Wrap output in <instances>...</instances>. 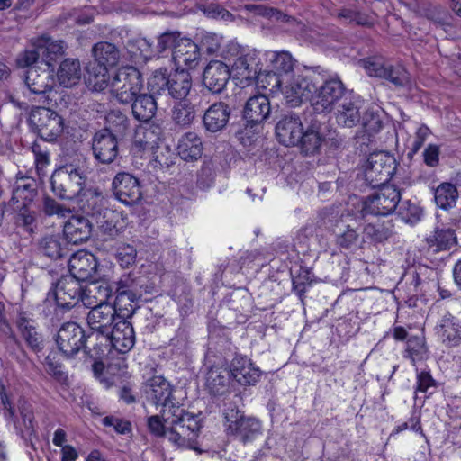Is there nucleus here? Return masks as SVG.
I'll return each instance as SVG.
<instances>
[{
  "label": "nucleus",
  "instance_id": "obj_43",
  "mask_svg": "<svg viewBox=\"0 0 461 461\" xmlns=\"http://www.w3.org/2000/svg\"><path fill=\"white\" fill-rule=\"evenodd\" d=\"M394 224L392 220L377 221L364 227L363 233L372 242L381 243L393 234Z\"/></svg>",
  "mask_w": 461,
  "mask_h": 461
},
{
  "label": "nucleus",
  "instance_id": "obj_44",
  "mask_svg": "<svg viewBox=\"0 0 461 461\" xmlns=\"http://www.w3.org/2000/svg\"><path fill=\"white\" fill-rule=\"evenodd\" d=\"M230 371L221 367H212L206 375V386L214 395L223 394L228 388Z\"/></svg>",
  "mask_w": 461,
  "mask_h": 461
},
{
  "label": "nucleus",
  "instance_id": "obj_9",
  "mask_svg": "<svg viewBox=\"0 0 461 461\" xmlns=\"http://www.w3.org/2000/svg\"><path fill=\"white\" fill-rule=\"evenodd\" d=\"M316 90V83L313 81L310 71L305 74H293L285 79L282 93L286 103L292 107H297L309 101Z\"/></svg>",
  "mask_w": 461,
  "mask_h": 461
},
{
  "label": "nucleus",
  "instance_id": "obj_25",
  "mask_svg": "<svg viewBox=\"0 0 461 461\" xmlns=\"http://www.w3.org/2000/svg\"><path fill=\"white\" fill-rule=\"evenodd\" d=\"M230 76L229 66L219 60L211 61L203 71V83L212 93H221Z\"/></svg>",
  "mask_w": 461,
  "mask_h": 461
},
{
  "label": "nucleus",
  "instance_id": "obj_46",
  "mask_svg": "<svg viewBox=\"0 0 461 461\" xmlns=\"http://www.w3.org/2000/svg\"><path fill=\"white\" fill-rule=\"evenodd\" d=\"M458 192L456 186L449 183H443L435 190V203L441 209L447 210L456 205Z\"/></svg>",
  "mask_w": 461,
  "mask_h": 461
},
{
  "label": "nucleus",
  "instance_id": "obj_52",
  "mask_svg": "<svg viewBox=\"0 0 461 461\" xmlns=\"http://www.w3.org/2000/svg\"><path fill=\"white\" fill-rule=\"evenodd\" d=\"M102 202L95 207L92 213L95 217V223L97 227L104 232L111 233L115 230V223L113 221L114 212L108 209H97Z\"/></svg>",
  "mask_w": 461,
  "mask_h": 461
},
{
  "label": "nucleus",
  "instance_id": "obj_41",
  "mask_svg": "<svg viewBox=\"0 0 461 461\" xmlns=\"http://www.w3.org/2000/svg\"><path fill=\"white\" fill-rule=\"evenodd\" d=\"M324 140L325 138L321 132L320 126L312 124L306 131H303L302 138H300L298 144L303 153L313 155L320 150Z\"/></svg>",
  "mask_w": 461,
  "mask_h": 461
},
{
  "label": "nucleus",
  "instance_id": "obj_5",
  "mask_svg": "<svg viewBox=\"0 0 461 461\" xmlns=\"http://www.w3.org/2000/svg\"><path fill=\"white\" fill-rule=\"evenodd\" d=\"M223 414L226 432L235 439L246 444L261 435L262 426L259 420L245 416L235 407L224 410Z\"/></svg>",
  "mask_w": 461,
  "mask_h": 461
},
{
  "label": "nucleus",
  "instance_id": "obj_4",
  "mask_svg": "<svg viewBox=\"0 0 461 461\" xmlns=\"http://www.w3.org/2000/svg\"><path fill=\"white\" fill-rule=\"evenodd\" d=\"M142 89V76L131 66L121 68L111 81V93L121 104H131Z\"/></svg>",
  "mask_w": 461,
  "mask_h": 461
},
{
  "label": "nucleus",
  "instance_id": "obj_39",
  "mask_svg": "<svg viewBox=\"0 0 461 461\" xmlns=\"http://www.w3.org/2000/svg\"><path fill=\"white\" fill-rule=\"evenodd\" d=\"M161 135V127L158 124L149 123L137 130L133 144L140 150L152 149L158 145Z\"/></svg>",
  "mask_w": 461,
  "mask_h": 461
},
{
  "label": "nucleus",
  "instance_id": "obj_16",
  "mask_svg": "<svg viewBox=\"0 0 461 461\" xmlns=\"http://www.w3.org/2000/svg\"><path fill=\"white\" fill-rule=\"evenodd\" d=\"M100 344L113 348L122 354L129 352L135 344V332L131 323L127 320H118Z\"/></svg>",
  "mask_w": 461,
  "mask_h": 461
},
{
  "label": "nucleus",
  "instance_id": "obj_38",
  "mask_svg": "<svg viewBox=\"0 0 461 461\" xmlns=\"http://www.w3.org/2000/svg\"><path fill=\"white\" fill-rule=\"evenodd\" d=\"M82 75L81 66L78 59H66L61 62L57 72L59 84L65 87H71L77 85Z\"/></svg>",
  "mask_w": 461,
  "mask_h": 461
},
{
  "label": "nucleus",
  "instance_id": "obj_53",
  "mask_svg": "<svg viewBox=\"0 0 461 461\" xmlns=\"http://www.w3.org/2000/svg\"><path fill=\"white\" fill-rule=\"evenodd\" d=\"M256 77L259 86L265 89L269 88V91L272 93L279 90L282 86H284L285 78L280 77L271 70L267 72H259Z\"/></svg>",
  "mask_w": 461,
  "mask_h": 461
},
{
  "label": "nucleus",
  "instance_id": "obj_37",
  "mask_svg": "<svg viewBox=\"0 0 461 461\" xmlns=\"http://www.w3.org/2000/svg\"><path fill=\"white\" fill-rule=\"evenodd\" d=\"M133 116L140 122L150 121L157 112V103L151 95L140 93L131 102Z\"/></svg>",
  "mask_w": 461,
  "mask_h": 461
},
{
  "label": "nucleus",
  "instance_id": "obj_26",
  "mask_svg": "<svg viewBox=\"0 0 461 461\" xmlns=\"http://www.w3.org/2000/svg\"><path fill=\"white\" fill-rule=\"evenodd\" d=\"M93 225L91 221L84 216H71L65 222L63 232L67 242L72 244L83 243L89 240L92 234Z\"/></svg>",
  "mask_w": 461,
  "mask_h": 461
},
{
  "label": "nucleus",
  "instance_id": "obj_8",
  "mask_svg": "<svg viewBox=\"0 0 461 461\" xmlns=\"http://www.w3.org/2000/svg\"><path fill=\"white\" fill-rule=\"evenodd\" d=\"M400 200V191L394 185H380L365 199L362 212L364 215L387 216L395 211Z\"/></svg>",
  "mask_w": 461,
  "mask_h": 461
},
{
  "label": "nucleus",
  "instance_id": "obj_62",
  "mask_svg": "<svg viewBox=\"0 0 461 461\" xmlns=\"http://www.w3.org/2000/svg\"><path fill=\"white\" fill-rule=\"evenodd\" d=\"M177 32H165L161 34L158 39V44L155 46L156 54L162 53L167 49L175 47L177 43L179 37Z\"/></svg>",
  "mask_w": 461,
  "mask_h": 461
},
{
  "label": "nucleus",
  "instance_id": "obj_42",
  "mask_svg": "<svg viewBox=\"0 0 461 461\" xmlns=\"http://www.w3.org/2000/svg\"><path fill=\"white\" fill-rule=\"evenodd\" d=\"M111 289L107 285L91 283L84 287L82 303L87 308L101 303H108L106 301L111 296Z\"/></svg>",
  "mask_w": 461,
  "mask_h": 461
},
{
  "label": "nucleus",
  "instance_id": "obj_50",
  "mask_svg": "<svg viewBox=\"0 0 461 461\" xmlns=\"http://www.w3.org/2000/svg\"><path fill=\"white\" fill-rule=\"evenodd\" d=\"M195 117L194 106L184 102L176 104L172 110V119L176 124L185 127L190 125Z\"/></svg>",
  "mask_w": 461,
  "mask_h": 461
},
{
  "label": "nucleus",
  "instance_id": "obj_20",
  "mask_svg": "<svg viewBox=\"0 0 461 461\" xmlns=\"http://www.w3.org/2000/svg\"><path fill=\"white\" fill-rule=\"evenodd\" d=\"M15 325L21 338L33 351L40 352L44 347L43 337L38 331L36 321L26 312H20L17 315Z\"/></svg>",
  "mask_w": 461,
  "mask_h": 461
},
{
  "label": "nucleus",
  "instance_id": "obj_2",
  "mask_svg": "<svg viewBox=\"0 0 461 461\" xmlns=\"http://www.w3.org/2000/svg\"><path fill=\"white\" fill-rule=\"evenodd\" d=\"M86 178L85 171L80 167L65 166L52 174L51 188L61 199H77L80 208L90 212L103 202L104 195L98 188H86Z\"/></svg>",
  "mask_w": 461,
  "mask_h": 461
},
{
  "label": "nucleus",
  "instance_id": "obj_35",
  "mask_svg": "<svg viewBox=\"0 0 461 461\" xmlns=\"http://www.w3.org/2000/svg\"><path fill=\"white\" fill-rule=\"evenodd\" d=\"M177 152L180 158L185 161L197 160L203 153L201 138L195 132H186L178 141Z\"/></svg>",
  "mask_w": 461,
  "mask_h": 461
},
{
  "label": "nucleus",
  "instance_id": "obj_49",
  "mask_svg": "<svg viewBox=\"0 0 461 461\" xmlns=\"http://www.w3.org/2000/svg\"><path fill=\"white\" fill-rule=\"evenodd\" d=\"M127 46L133 56H140L145 59H150L156 54L153 41L144 37H137L129 41Z\"/></svg>",
  "mask_w": 461,
  "mask_h": 461
},
{
  "label": "nucleus",
  "instance_id": "obj_48",
  "mask_svg": "<svg viewBox=\"0 0 461 461\" xmlns=\"http://www.w3.org/2000/svg\"><path fill=\"white\" fill-rule=\"evenodd\" d=\"M359 123L369 135L378 132L383 126L379 110L373 107L366 108L360 116Z\"/></svg>",
  "mask_w": 461,
  "mask_h": 461
},
{
  "label": "nucleus",
  "instance_id": "obj_57",
  "mask_svg": "<svg viewBox=\"0 0 461 461\" xmlns=\"http://www.w3.org/2000/svg\"><path fill=\"white\" fill-rule=\"evenodd\" d=\"M399 214L405 222L415 223L420 220L423 212L420 206L407 201L401 205Z\"/></svg>",
  "mask_w": 461,
  "mask_h": 461
},
{
  "label": "nucleus",
  "instance_id": "obj_23",
  "mask_svg": "<svg viewBox=\"0 0 461 461\" xmlns=\"http://www.w3.org/2000/svg\"><path fill=\"white\" fill-rule=\"evenodd\" d=\"M434 330L445 346L456 347L461 343V320L449 312L440 318Z\"/></svg>",
  "mask_w": 461,
  "mask_h": 461
},
{
  "label": "nucleus",
  "instance_id": "obj_32",
  "mask_svg": "<svg viewBox=\"0 0 461 461\" xmlns=\"http://www.w3.org/2000/svg\"><path fill=\"white\" fill-rule=\"evenodd\" d=\"M149 390L147 392L149 398L156 405H162V408L170 407L175 404L172 402L173 388L161 375H155L148 381Z\"/></svg>",
  "mask_w": 461,
  "mask_h": 461
},
{
  "label": "nucleus",
  "instance_id": "obj_31",
  "mask_svg": "<svg viewBox=\"0 0 461 461\" xmlns=\"http://www.w3.org/2000/svg\"><path fill=\"white\" fill-rule=\"evenodd\" d=\"M33 44L41 51V61L49 67H52V62L62 57L67 49L64 41L54 40L47 35L33 39Z\"/></svg>",
  "mask_w": 461,
  "mask_h": 461
},
{
  "label": "nucleus",
  "instance_id": "obj_56",
  "mask_svg": "<svg viewBox=\"0 0 461 461\" xmlns=\"http://www.w3.org/2000/svg\"><path fill=\"white\" fill-rule=\"evenodd\" d=\"M137 250L129 244H122L117 249L116 258L121 267L124 268L131 267L136 262Z\"/></svg>",
  "mask_w": 461,
  "mask_h": 461
},
{
  "label": "nucleus",
  "instance_id": "obj_3",
  "mask_svg": "<svg viewBox=\"0 0 461 461\" xmlns=\"http://www.w3.org/2000/svg\"><path fill=\"white\" fill-rule=\"evenodd\" d=\"M152 91L161 93L167 91L174 99L183 100L192 88V77L185 69H176L167 74V69H157L149 82Z\"/></svg>",
  "mask_w": 461,
  "mask_h": 461
},
{
  "label": "nucleus",
  "instance_id": "obj_10",
  "mask_svg": "<svg viewBox=\"0 0 461 461\" xmlns=\"http://www.w3.org/2000/svg\"><path fill=\"white\" fill-rule=\"evenodd\" d=\"M221 56L228 60L237 57L232 64V73L235 78L240 79V84L249 85L256 77L258 71L254 67L255 50L241 53L239 44L230 42L221 50Z\"/></svg>",
  "mask_w": 461,
  "mask_h": 461
},
{
  "label": "nucleus",
  "instance_id": "obj_1",
  "mask_svg": "<svg viewBox=\"0 0 461 461\" xmlns=\"http://www.w3.org/2000/svg\"><path fill=\"white\" fill-rule=\"evenodd\" d=\"M148 427L153 435L165 437L179 447L198 450V420L195 416L176 404L162 408L160 416H150L148 419Z\"/></svg>",
  "mask_w": 461,
  "mask_h": 461
},
{
  "label": "nucleus",
  "instance_id": "obj_40",
  "mask_svg": "<svg viewBox=\"0 0 461 461\" xmlns=\"http://www.w3.org/2000/svg\"><path fill=\"white\" fill-rule=\"evenodd\" d=\"M361 112L359 106L353 101H344L339 104L335 113L339 125L352 128L360 122Z\"/></svg>",
  "mask_w": 461,
  "mask_h": 461
},
{
  "label": "nucleus",
  "instance_id": "obj_24",
  "mask_svg": "<svg viewBox=\"0 0 461 461\" xmlns=\"http://www.w3.org/2000/svg\"><path fill=\"white\" fill-rule=\"evenodd\" d=\"M303 131L302 121L296 114L284 116L276 125V138L285 146L298 145Z\"/></svg>",
  "mask_w": 461,
  "mask_h": 461
},
{
  "label": "nucleus",
  "instance_id": "obj_51",
  "mask_svg": "<svg viewBox=\"0 0 461 461\" xmlns=\"http://www.w3.org/2000/svg\"><path fill=\"white\" fill-rule=\"evenodd\" d=\"M406 357H410L412 364L425 359L428 356V348L422 337H411L407 341Z\"/></svg>",
  "mask_w": 461,
  "mask_h": 461
},
{
  "label": "nucleus",
  "instance_id": "obj_55",
  "mask_svg": "<svg viewBox=\"0 0 461 461\" xmlns=\"http://www.w3.org/2000/svg\"><path fill=\"white\" fill-rule=\"evenodd\" d=\"M42 210L48 216L56 215L58 218H67L71 214V210L57 202L55 199L47 196L43 199Z\"/></svg>",
  "mask_w": 461,
  "mask_h": 461
},
{
  "label": "nucleus",
  "instance_id": "obj_21",
  "mask_svg": "<svg viewBox=\"0 0 461 461\" xmlns=\"http://www.w3.org/2000/svg\"><path fill=\"white\" fill-rule=\"evenodd\" d=\"M172 59L177 67L176 69L194 68L199 63L200 49L190 39H180L174 47Z\"/></svg>",
  "mask_w": 461,
  "mask_h": 461
},
{
  "label": "nucleus",
  "instance_id": "obj_14",
  "mask_svg": "<svg viewBox=\"0 0 461 461\" xmlns=\"http://www.w3.org/2000/svg\"><path fill=\"white\" fill-rule=\"evenodd\" d=\"M121 319L122 317L116 314L112 303H101L93 306L87 314V323L93 331L88 335V339H93L95 336L97 339L100 336L103 339L111 331L115 322Z\"/></svg>",
  "mask_w": 461,
  "mask_h": 461
},
{
  "label": "nucleus",
  "instance_id": "obj_63",
  "mask_svg": "<svg viewBox=\"0 0 461 461\" xmlns=\"http://www.w3.org/2000/svg\"><path fill=\"white\" fill-rule=\"evenodd\" d=\"M107 123L114 128V131H122L128 126L127 117L119 111H113L106 116Z\"/></svg>",
  "mask_w": 461,
  "mask_h": 461
},
{
  "label": "nucleus",
  "instance_id": "obj_36",
  "mask_svg": "<svg viewBox=\"0 0 461 461\" xmlns=\"http://www.w3.org/2000/svg\"><path fill=\"white\" fill-rule=\"evenodd\" d=\"M426 242L429 248L434 252L449 250L457 243L455 230L451 228H435L427 238Z\"/></svg>",
  "mask_w": 461,
  "mask_h": 461
},
{
  "label": "nucleus",
  "instance_id": "obj_54",
  "mask_svg": "<svg viewBox=\"0 0 461 461\" xmlns=\"http://www.w3.org/2000/svg\"><path fill=\"white\" fill-rule=\"evenodd\" d=\"M383 78L390 81L396 86H402L409 82V74L401 65L393 66L388 64Z\"/></svg>",
  "mask_w": 461,
  "mask_h": 461
},
{
  "label": "nucleus",
  "instance_id": "obj_19",
  "mask_svg": "<svg viewBox=\"0 0 461 461\" xmlns=\"http://www.w3.org/2000/svg\"><path fill=\"white\" fill-rule=\"evenodd\" d=\"M95 158L102 164H110L118 156V141L109 129L97 131L92 140Z\"/></svg>",
  "mask_w": 461,
  "mask_h": 461
},
{
  "label": "nucleus",
  "instance_id": "obj_33",
  "mask_svg": "<svg viewBox=\"0 0 461 461\" xmlns=\"http://www.w3.org/2000/svg\"><path fill=\"white\" fill-rule=\"evenodd\" d=\"M25 84L32 94L43 95L52 89L55 79L50 71L30 68L26 72Z\"/></svg>",
  "mask_w": 461,
  "mask_h": 461
},
{
  "label": "nucleus",
  "instance_id": "obj_45",
  "mask_svg": "<svg viewBox=\"0 0 461 461\" xmlns=\"http://www.w3.org/2000/svg\"><path fill=\"white\" fill-rule=\"evenodd\" d=\"M35 194L36 190L32 181L22 179L15 183L11 201L18 207L25 208L33 200Z\"/></svg>",
  "mask_w": 461,
  "mask_h": 461
},
{
  "label": "nucleus",
  "instance_id": "obj_27",
  "mask_svg": "<svg viewBox=\"0 0 461 461\" xmlns=\"http://www.w3.org/2000/svg\"><path fill=\"white\" fill-rule=\"evenodd\" d=\"M243 113L244 119L251 126L260 124L267 121L270 115V102L265 95L251 96L247 101Z\"/></svg>",
  "mask_w": 461,
  "mask_h": 461
},
{
  "label": "nucleus",
  "instance_id": "obj_58",
  "mask_svg": "<svg viewBox=\"0 0 461 461\" xmlns=\"http://www.w3.org/2000/svg\"><path fill=\"white\" fill-rule=\"evenodd\" d=\"M364 68L370 77H381L384 76L387 63L381 58H368L361 60Z\"/></svg>",
  "mask_w": 461,
  "mask_h": 461
},
{
  "label": "nucleus",
  "instance_id": "obj_60",
  "mask_svg": "<svg viewBox=\"0 0 461 461\" xmlns=\"http://www.w3.org/2000/svg\"><path fill=\"white\" fill-rule=\"evenodd\" d=\"M357 240L358 233L350 226H347V228L341 233H339L336 238L337 244L344 249H349L352 246L357 245Z\"/></svg>",
  "mask_w": 461,
  "mask_h": 461
},
{
  "label": "nucleus",
  "instance_id": "obj_11",
  "mask_svg": "<svg viewBox=\"0 0 461 461\" xmlns=\"http://www.w3.org/2000/svg\"><path fill=\"white\" fill-rule=\"evenodd\" d=\"M346 94V87L339 77L326 80L313 91L311 105L318 113H330Z\"/></svg>",
  "mask_w": 461,
  "mask_h": 461
},
{
  "label": "nucleus",
  "instance_id": "obj_34",
  "mask_svg": "<svg viewBox=\"0 0 461 461\" xmlns=\"http://www.w3.org/2000/svg\"><path fill=\"white\" fill-rule=\"evenodd\" d=\"M39 252L53 260L64 258L68 253V242L60 234L45 235L38 241Z\"/></svg>",
  "mask_w": 461,
  "mask_h": 461
},
{
  "label": "nucleus",
  "instance_id": "obj_30",
  "mask_svg": "<svg viewBox=\"0 0 461 461\" xmlns=\"http://www.w3.org/2000/svg\"><path fill=\"white\" fill-rule=\"evenodd\" d=\"M230 116V106L223 103L212 104L204 113L203 125L211 132H217L223 130Z\"/></svg>",
  "mask_w": 461,
  "mask_h": 461
},
{
  "label": "nucleus",
  "instance_id": "obj_18",
  "mask_svg": "<svg viewBox=\"0 0 461 461\" xmlns=\"http://www.w3.org/2000/svg\"><path fill=\"white\" fill-rule=\"evenodd\" d=\"M84 286L73 276L61 277L53 289L57 304L61 308H71L82 302Z\"/></svg>",
  "mask_w": 461,
  "mask_h": 461
},
{
  "label": "nucleus",
  "instance_id": "obj_64",
  "mask_svg": "<svg viewBox=\"0 0 461 461\" xmlns=\"http://www.w3.org/2000/svg\"><path fill=\"white\" fill-rule=\"evenodd\" d=\"M44 365L48 374L55 377L57 380L61 381L66 377L64 372L61 370L60 364L55 360L54 356L48 355L45 358Z\"/></svg>",
  "mask_w": 461,
  "mask_h": 461
},
{
  "label": "nucleus",
  "instance_id": "obj_6",
  "mask_svg": "<svg viewBox=\"0 0 461 461\" xmlns=\"http://www.w3.org/2000/svg\"><path fill=\"white\" fill-rule=\"evenodd\" d=\"M0 400L5 411V418L13 421L15 429L23 436L31 437L35 433L36 422L32 404L24 398H20L15 407L5 391L4 386L0 390Z\"/></svg>",
  "mask_w": 461,
  "mask_h": 461
},
{
  "label": "nucleus",
  "instance_id": "obj_47",
  "mask_svg": "<svg viewBox=\"0 0 461 461\" xmlns=\"http://www.w3.org/2000/svg\"><path fill=\"white\" fill-rule=\"evenodd\" d=\"M115 299L113 307L116 311V314L125 320L132 315L135 311L134 303L137 302L139 296L137 293L115 294Z\"/></svg>",
  "mask_w": 461,
  "mask_h": 461
},
{
  "label": "nucleus",
  "instance_id": "obj_13",
  "mask_svg": "<svg viewBox=\"0 0 461 461\" xmlns=\"http://www.w3.org/2000/svg\"><path fill=\"white\" fill-rule=\"evenodd\" d=\"M88 339L82 327L74 321H68L59 328L56 343L64 356L72 357L82 348H87L86 344Z\"/></svg>",
  "mask_w": 461,
  "mask_h": 461
},
{
  "label": "nucleus",
  "instance_id": "obj_28",
  "mask_svg": "<svg viewBox=\"0 0 461 461\" xmlns=\"http://www.w3.org/2000/svg\"><path fill=\"white\" fill-rule=\"evenodd\" d=\"M230 373L241 385L255 384L261 375L260 370L255 367L249 359L241 356L233 358Z\"/></svg>",
  "mask_w": 461,
  "mask_h": 461
},
{
  "label": "nucleus",
  "instance_id": "obj_22",
  "mask_svg": "<svg viewBox=\"0 0 461 461\" xmlns=\"http://www.w3.org/2000/svg\"><path fill=\"white\" fill-rule=\"evenodd\" d=\"M70 276L85 282L91 279L96 272L95 257L86 250H79L72 255L68 263Z\"/></svg>",
  "mask_w": 461,
  "mask_h": 461
},
{
  "label": "nucleus",
  "instance_id": "obj_7",
  "mask_svg": "<svg viewBox=\"0 0 461 461\" xmlns=\"http://www.w3.org/2000/svg\"><path fill=\"white\" fill-rule=\"evenodd\" d=\"M28 122L31 128L46 141L56 140L64 131V119L50 108L41 106L32 108Z\"/></svg>",
  "mask_w": 461,
  "mask_h": 461
},
{
  "label": "nucleus",
  "instance_id": "obj_12",
  "mask_svg": "<svg viewBox=\"0 0 461 461\" xmlns=\"http://www.w3.org/2000/svg\"><path fill=\"white\" fill-rule=\"evenodd\" d=\"M393 157L386 152L370 154L364 166L365 180L373 187L384 185L393 173Z\"/></svg>",
  "mask_w": 461,
  "mask_h": 461
},
{
  "label": "nucleus",
  "instance_id": "obj_59",
  "mask_svg": "<svg viewBox=\"0 0 461 461\" xmlns=\"http://www.w3.org/2000/svg\"><path fill=\"white\" fill-rule=\"evenodd\" d=\"M32 49L25 50L20 53L16 59L17 66L20 68H27L34 65L40 59H41V51L39 48L33 44L32 40Z\"/></svg>",
  "mask_w": 461,
  "mask_h": 461
},
{
  "label": "nucleus",
  "instance_id": "obj_29",
  "mask_svg": "<svg viewBox=\"0 0 461 461\" xmlns=\"http://www.w3.org/2000/svg\"><path fill=\"white\" fill-rule=\"evenodd\" d=\"M265 60L272 72L286 79L294 74L296 60L285 50L265 52Z\"/></svg>",
  "mask_w": 461,
  "mask_h": 461
},
{
  "label": "nucleus",
  "instance_id": "obj_15",
  "mask_svg": "<svg viewBox=\"0 0 461 461\" xmlns=\"http://www.w3.org/2000/svg\"><path fill=\"white\" fill-rule=\"evenodd\" d=\"M92 52L95 62L97 65V71H94V74L98 81L95 84V86H98L99 88H103V86L106 84L108 69L115 67L119 63L120 51L114 44L101 41L94 45Z\"/></svg>",
  "mask_w": 461,
  "mask_h": 461
},
{
  "label": "nucleus",
  "instance_id": "obj_61",
  "mask_svg": "<svg viewBox=\"0 0 461 461\" xmlns=\"http://www.w3.org/2000/svg\"><path fill=\"white\" fill-rule=\"evenodd\" d=\"M221 45V37L216 33L206 32L201 41L202 48L208 54H215L220 52Z\"/></svg>",
  "mask_w": 461,
  "mask_h": 461
},
{
  "label": "nucleus",
  "instance_id": "obj_17",
  "mask_svg": "<svg viewBox=\"0 0 461 461\" xmlns=\"http://www.w3.org/2000/svg\"><path fill=\"white\" fill-rule=\"evenodd\" d=\"M113 191L115 197L126 205H134L142 197L139 179L126 172L116 174L113 180Z\"/></svg>",
  "mask_w": 461,
  "mask_h": 461
}]
</instances>
